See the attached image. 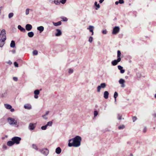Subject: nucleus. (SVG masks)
Here are the masks:
<instances>
[{
    "label": "nucleus",
    "instance_id": "9",
    "mask_svg": "<svg viewBox=\"0 0 156 156\" xmlns=\"http://www.w3.org/2000/svg\"><path fill=\"white\" fill-rule=\"evenodd\" d=\"M34 94H35L34 96V98H38V95L40 94V90H36L34 91Z\"/></svg>",
    "mask_w": 156,
    "mask_h": 156
},
{
    "label": "nucleus",
    "instance_id": "43",
    "mask_svg": "<svg viewBox=\"0 0 156 156\" xmlns=\"http://www.w3.org/2000/svg\"><path fill=\"white\" fill-rule=\"evenodd\" d=\"M33 53L34 55H36L37 54L38 52L36 50H34L33 51Z\"/></svg>",
    "mask_w": 156,
    "mask_h": 156
},
{
    "label": "nucleus",
    "instance_id": "19",
    "mask_svg": "<svg viewBox=\"0 0 156 156\" xmlns=\"http://www.w3.org/2000/svg\"><path fill=\"white\" fill-rule=\"evenodd\" d=\"M56 30L57 31V33L55 34V36H60L62 34V32L61 30L58 29H57Z\"/></svg>",
    "mask_w": 156,
    "mask_h": 156
},
{
    "label": "nucleus",
    "instance_id": "24",
    "mask_svg": "<svg viewBox=\"0 0 156 156\" xmlns=\"http://www.w3.org/2000/svg\"><path fill=\"white\" fill-rule=\"evenodd\" d=\"M7 94V93L5 92L3 93H2L0 94V97L1 98H3L6 97Z\"/></svg>",
    "mask_w": 156,
    "mask_h": 156
},
{
    "label": "nucleus",
    "instance_id": "13",
    "mask_svg": "<svg viewBox=\"0 0 156 156\" xmlns=\"http://www.w3.org/2000/svg\"><path fill=\"white\" fill-rule=\"evenodd\" d=\"M61 149L60 147H57L55 151V153L57 154H60L61 152Z\"/></svg>",
    "mask_w": 156,
    "mask_h": 156
},
{
    "label": "nucleus",
    "instance_id": "52",
    "mask_svg": "<svg viewBox=\"0 0 156 156\" xmlns=\"http://www.w3.org/2000/svg\"><path fill=\"white\" fill-rule=\"evenodd\" d=\"M120 72L121 73H123L125 72V70L122 69L121 70H120Z\"/></svg>",
    "mask_w": 156,
    "mask_h": 156
},
{
    "label": "nucleus",
    "instance_id": "21",
    "mask_svg": "<svg viewBox=\"0 0 156 156\" xmlns=\"http://www.w3.org/2000/svg\"><path fill=\"white\" fill-rule=\"evenodd\" d=\"M62 23L61 21H59L56 23L53 22V24L54 26H57L60 25Z\"/></svg>",
    "mask_w": 156,
    "mask_h": 156
},
{
    "label": "nucleus",
    "instance_id": "58",
    "mask_svg": "<svg viewBox=\"0 0 156 156\" xmlns=\"http://www.w3.org/2000/svg\"><path fill=\"white\" fill-rule=\"evenodd\" d=\"M122 85L121 86V87H125V85L124 84V83H123V84H121Z\"/></svg>",
    "mask_w": 156,
    "mask_h": 156
},
{
    "label": "nucleus",
    "instance_id": "64",
    "mask_svg": "<svg viewBox=\"0 0 156 156\" xmlns=\"http://www.w3.org/2000/svg\"><path fill=\"white\" fill-rule=\"evenodd\" d=\"M154 98H156V94H155V95H154Z\"/></svg>",
    "mask_w": 156,
    "mask_h": 156
},
{
    "label": "nucleus",
    "instance_id": "11",
    "mask_svg": "<svg viewBox=\"0 0 156 156\" xmlns=\"http://www.w3.org/2000/svg\"><path fill=\"white\" fill-rule=\"evenodd\" d=\"M24 107L25 109L28 110H30L32 108L31 105L30 104H25L24 105Z\"/></svg>",
    "mask_w": 156,
    "mask_h": 156
},
{
    "label": "nucleus",
    "instance_id": "53",
    "mask_svg": "<svg viewBox=\"0 0 156 156\" xmlns=\"http://www.w3.org/2000/svg\"><path fill=\"white\" fill-rule=\"evenodd\" d=\"M3 148L5 149H6L7 148V146L5 145H3Z\"/></svg>",
    "mask_w": 156,
    "mask_h": 156
},
{
    "label": "nucleus",
    "instance_id": "38",
    "mask_svg": "<svg viewBox=\"0 0 156 156\" xmlns=\"http://www.w3.org/2000/svg\"><path fill=\"white\" fill-rule=\"evenodd\" d=\"M117 118L118 120H121L122 119V115H119V114H118Z\"/></svg>",
    "mask_w": 156,
    "mask_h": 156
},
{
    "label": "nucleus",
    "instance_id": "50",
    "mask_svg": "<svg viewBox=\"0 0 156 156\" xmlns=\"http://www.w3.org/2000/svg\"><path fill=\"white\" fill-rule=\"evenodd\" d=\"M147 130V128L146 127H145L143 130V131L144 133H145L146 132Z\"/></svg>",
    "mask_w": 156,
    "mask_h": 156
},
{
    "label": "nucleus",
    "instance_id": "1",
    "mask_svg": "<svg viewBox=\"0 0 156 156\" xmlns=\"http://www.w3.org/2000/svg\"><path fill=\"white\" fill-rule=\"evenodd\" d=\"M81 140L82 138L80 136H76L74 138L69 140L68 146L69 147H79L81 145Z\"/></svg>",
    "mask_w": 156,
    "mask_h": 156
},
{
    "label": "nucleus",
    "instance_id": "16",
    "mask_svg": "<svg viewBox=\"0 0 156 156\" xmlns=\"http://www.w3.org/2000/svg\"><path fill=\"white\" fill-rule=\"evenodd\" d=\"M4 105L5 108L8 109H10L12 108V106L8 104H4Z\"/></svg>",
    "mask_w": 156,
    "mask_h": 156
},
{
    "label": "nucleus",
    "instance_id": "34",
    "mask_svg": "<svg viewBox=\"0 0 156 156\" xmlns=\"http://www.w3.org/2000/svg\"><path fill=\"white\" fill-rule=\"evenodd\" d=\"M136 75L137 77L139 78H140L142 76L141 73H137L136 74Z\"/></svg>",
    "mask_w": 156,
    "mask_h": 156
},
{
    "label": "nucleus",
    "instance_id": "49",
    "mask_svg": "<svg viewBox=\"0 0 156 156\" xmlns=\"http://www.w3.org/2000/svg\"><path fill=\"white\" fill-rule=\"evenodd\" d=\"M107 31L106 30H104L102 31V33L103 34H106L107 33Z\"/></svg>",
    "mask_w": 156,
    "mask_h": 156
},
{
    "label": "nucleus",
    "instance_id": "41",
    "mask_svg": "<svg viewBox=\"0 0 156 156\" xmlns=\"http://www.w3.org/2000/svg\"><path fill=\"white\" fill-rule=\"evenodd\" d=\"M94 5L98 8H100V5L99 4H97V2H95Z\"/></svg>",
    "mask_w": 156,
    "mask_h": 156
},
{
    "label": "nucleus",
    "instance_id": "42",
    "mask_svg": "<svg viewBox=\"0 0 156 156\" xmlns=\"http://www.w3.org/2000/svg\"><path fill=\"white\" fill-rule=\"evenodd\" d=\"M132 119L133 122H135L137 119L136 116H133L132 117Z\"/></svg>",
    "mask_w": 156,
    "mask_h": 156
},
{
    "label": "nucleus",
    "instance_id": "26",
    "mask_svg": "<svg viewBox=\"0 0 156 156\" xmlns=\"http://www.w3.org/2000/svg\"><path fill=\"white\" fill-rule=\"evenodd\" d=\"M28 36L30 37H33L34 35V33L33 32H29L28 33Z\"/></svg>",
    "mask_w": 156,
    "mask_h": 156
},
{
    "label": "nucleus",
    "instance_id": "44",
    "mask_svg": "<svg viewBox=\"0 0 156 156\" xmlns=\"http://www.w3.org/2000/svg\"><path fill=\"white\" fill-rule=\"evenodd\" d=\"M14 66L16 67H18V64L17 63V62H15L14 63Z\"/></svg>",
    "mask_w": 156,
    "mask_h": 156
},
{
    "label": "nucleus",
    "instance_id": "15",
    "mask_svg": "<svg viewBox=\"0 0 156 156\" xmlns=\"http://www.w3.org/2000/svg\"><path fill=\"white\" fill-rule=\"evenodd\" d=\"M87 29L89 30L91 32H92V34H93V29H94V27L92 26H90L89 27L87 28Z\"/></svg>",
    "mask_w": 156,
    "mask_h": 156
},
{
    "label": "nucleus",
    "instance_id": "20",
    "mask_svg": "<svg viewBox=\"0 0 156 156\" xmlns=\"http://www.w3.org/2000/svg\"><path fill=\"white\" fill-rule=\"evenodd\" d=\"M5 40H0V47H2L4 44Z\"/></svg>",
    "mask_w": 156,
    "mask_h": 156
},
{
    "label": "nucleus",
    "instance_id": "10",
    "mask_svg": "<svg viewBox=\"0 0 156 156\" xmlns=\"http://www.w3.org/2000/svg\"><path fill=\"white\" fill-rule=\"evenodd\" d=\"M121 61L119 59L117 58V59L115 60L112 61L111 62V63L112 65L114 66L117 65L118 62H119Z\"/></svg>",
    "mask_w": 156,
    "mask_h": 156
},
{
    "label": "nucleus",
    "instance_id": "28",
    "mask_svg": "<svg viewBox=\"0 0 156 156\" xmlns=\"http://www.w3.org/2000/svg\"><path fill=\"white\" fill-rule=\"evenodd\" d=\"M32 147L33 148H34L36 151H38V148L36 144H33L32 145Z\"/></svg>",
    "mask_w": 156,
    "mask_h": 156
},
{
    "label": "nucleus",
    "instance_id": "45",
    "mask_svg": "<svg viewBox=\"0 0 156 156\" xmlns=\"http://www.w3.org/2000/svg\"><path fill=\"white\" fill-rule=\"evenodd\" d=\"M118 68L120 70H121L123 68V67L122 66H121L119 65L118 66Z\"/></svg>",
    "mask_w": 156,
    "mask_h": 156
},
{
    "label": "nucleus",
    "instance_id": "48",
    "mask_svg": "<svg viewBox=\"0 0 156 156\" xmlns=\"http://www.w3.org/2000/svg\"><path fill=\"white\" fill-rule=\"evenodd\" d=\"M29 9H27L26 10V15H28L29 13Z\"/></svg>",
    "mask_w": 156,
    "mask_h": 156
},
{
    "label": "nucleus",
    "instance_id": "63",
    "mask_svg": "<svg viewBox=\"0 0 156 156\" xmlns=\"http://www.w3.org/2000/svg\"><path fill=\"white\" fill-rule=\"evenodd\" d=\"M12 52L13 53H15L16 52V51L15 50H13L12 51Z\"/></svg>",
    "mask_w": 156,
    "mask_h": 156
},
{
    "label": "nucleus",
    "instance_id": "47",
    "mask_svg": "<svg viewBox=\"0 0 156 156\" xmlns=\"http://www.w3.org/2000/svg\"><path fill=\"white\" fill-rule=\"evenodd\" d=\"M66 0H62L60 2L62 4H64L66 3Z\"/></svg>",
    "mask_w": 156,
    "mask_h": 156
},
{
    "label": "nucleus",
    "instance_id": "46",
    "mask_svg": "<svg viewBox=\"0 0 156 156\" xmlns=\"http://www.w3.org/2000/svg\"><path fill=\"white\" fill-rule=\"evenodd\" d=\"M119 3L120 4H122L124 3V1L123 0H119Z\"/></svg>",
    "mask_w": 156,
    "mask_h": 156
},
{
    "label": "nucleus",
    "instance_id": "54",
    "mask_svg": "<svg viewBox=\"0 0 156 156\" xmlns=\"http://www.w3.org/2000/svg\"><path fill=\"white\" fill-rule=\"evenodd\" d=\"M3 7L2 6L0 7V14L1 13V12L2 10Z\"/></svg>",
    "mask_w": 156,
    "mask_h": 156
},
{
    "label": "nucleus",
    "instance_id": "59",
    "mask_svg": "<svg viewBox=\"0 0 156 156\" xmlns=\"http://www.w3.org/2000/svg\"><path fill=\"white\" fill-rule=\"evenodd\" d=\"M104 0H100L99 1V2L100 3H102L104 1Z\"/></svg>",
    "mask_w": 156,
    "mask_h": 156
},
{
    "label": "nucleus",
    "instance_id": "25",
    "mask_svg": "<svg viewBox=\"0 0 156 156\" xmlns=\"http://www.w3.org/2000/svg\"><path fill=\"white\" fill-rule=\"evenodd\" d=\"M49 111H47L44 115H42V117H43L44 119H47V117H46V116L47 115L49 114Z\"/></svg>",
    "mask_w": 156,
    "mask_h": 156
},
{
    "label": "nucleus",
    "instance_id": "40",
    "mask_svg": "<svg viewBox=\"0 0 156 156\" xmlns=\"http://www.w3.org/2000/svg\"><path fill=\"white\" fill-rule=\"evenodd\" d=\"M13 16V13H10L9 14V18H10L12 17Z\"/></svg>",
    "mask_w": 156,
    "mask_h": 156
},
{
    "label": "nucleus",
    "instance_id": "2",
    "mask_svg": "<svg viewBox=\"0 0 156 156\" xmlns=\"http://www.w3.org/2000/svg\"><path fill=\"white\" fill-rule=\"evenodd\" d=\"M7 121L8 122L10 125H14L16 127H18V123H17V120L15 118L9 117L7 118Z\"/></svg>",
    "mask_w": 156,
    "mask_h": 156
},
{
    "label": "nucleus",
    "instance_id": "27",
    "mask_svg": "<svg viewBox=\"0 0 156 156\" xmlns=\"http://www.w3.org/2000/svg\"><path fill=\"white\" fill-rule=\"evenodd\" d=\"M74 72V70L73 69L70 68L68 69V73L69 74L73 73Z\"/></svg>",
    "mask_w": 156,
    "mask_h": 156
},
{
    "label": "nucleus",
    "instance_id": "18",
    "mask_svg": "<svg viewBox=\"0 0 156 156\" xmlns=\"http://www.w3.org/2000/svg\"><path fill=\"white\" fill-rule=\"evenodd\" d=\"M18 29L20 30L21 32H25L26 31L25 29L23 27H22L20 25H19L18 26Z\"/></svg>",
    "mask_w": 156,
    "mask_h": 156
},
{
    "label": "nucleus",
    "instance_id": "56",
    "mask_svg": "<svg viewBox=\"0 0 156 156\" xmlns=\"http://www.w3.org/2000/svg\"><path fill=\"white\" fill-rule=\"evenodd\" d=\"M153 116L154 118H155L156 117V113H154L153 114Z\"/></svg>",
    "mask_w": 156,
    "mask_h": 156
},
{
    "label": "nucleus",
    "instance_id": "3",
    "mask_svg": "<svg viewBox=\"0 0 156 156\" xmlns=\"http://www.w3.org/2000/svg\"><path fill=\"white\" fill-rule=\"evenodd\" d=\"M21 140V138L18 136L14 137L11 139V140L13 141L14 144H20Z\"/></svg>",
    "mask_w": 156,
    "mask_h": 156
},
{
    "label": "nucleus",
    "instance_id": "61",
    "mask_svg": "<svg viewBox=\"0 0 156 156\" xmlns=\"http://www.w3.org/2000/svg\"><path fill=\"white\" fill-rule=\"evenodd\" d=\"M127 143L128 144H130L131 142L130 141H128V142H127Z\"/></svg>",
    "mask_w": 156,
    "mask_h": 156
},
{
    "label": "nucleus",
    "instance_id": "51",
    "mask_svg": "<svg viewBox=\"0 0 156 156\" xmlns=\"http://www.w3.org/2000/svg\"><path fill=\"white\" fill-rule=\"evenodd\" d=\"M13 80L15 81H17L18 80V78L17 77H13Z\"/></svg>",
    "mask_w": 156,
    "mask_h": 156
},
{
    "label": "nucleus",
    "instance_id": "4",
    "mask_svg": "<svg viewBox=\"0 0 156 156\" xmlns=\"http://www.w3.org/2000/svg\"><path fill=\"white\" fill-rule=\"evenodd\" d=\"M41 153L43 155L47 156L49 153V150L47 148H44L40 150Z\"/></svg>",
    "mask_w": 156,
    "mask_h": 156
},
{
    "label": "nucleus",
    "instance_id": "5",
    "mask_svg": "<svg viewBox=\"0 0 156 156\" xmlns=\"http://www.w3.org/2000/svg\"><path fill=\"white\" fill-rule=\"evenodd\" d=\"M106 87V84L105 83H101L100 85L98 86L97 87V92H99L100 91L101 88H104Z\"/></svg>",
    "mask_w": 156,
    "mask_h": 156
},
{
    "label": "nucleus",
    "instance_id": "33",
    "mask_svg": "<svg viewBox=\"0 0 156 156\" xmlns=\"http://www.w3.org/2000/svg\"><path fill=\"white\" fill-rule=\"evenodd\" d=\"M125 126L124 125H122L119 126L118 127V128L119 129H122L124 128Z\"/></svg>",
    "mask_w": 156,
    "mask_h": 156
},
{
    "label": "nucleus",
    "instance_id": "36",
    "mask_svg": "<svg viewBox=\"0 0 156 156\" xmlns=\"http://www.w3.org/2000/svg\"><path fill=\"white\" fill-rule=\"evenodd\" d=\"M60 2V0H55L54 1V2L56 4H59Z\"/></svg>",
    "mask_w": 156,
    "mask_h": 156
},
{
    "label": "nucleus",
    "instance_id": "7",
    "mask_svg": "<svg viewBox=\"0 0 156 156\" xmlns=\"http://www.w3.org/2000/svg\"><path fill=\"white\" fill-rule=\"evenodd\" d=\"M120 27L118 26L115 27L113 29L112 34H118L120 31Z\"/></svg>",
    "mask_w": 156,
    "mask_h": 156
},
{
    "label": "nucleus",
    "instance_id": "32",
    "mask_svg": "<svg viewBox=\"0 0 156 156\" xmlns=\"http://www.w3.org/2000/svg\"><path fill=\"white\" fill-rule=\"evenodd\" d=\"M61 18L62 20V21H66L68 20L67 19L66 17L63 16L61 17Z\"/></svg>",
    "mask_w": 156,
    "mask_h": 156
},
{
    "label": "nucleus",
    "instance_id": "17",
    "mask_svg": "<svg viewBox=\"0 0 156 156\" xmlns=\"http://www.w3.org/2000/svg\"><path fill=\"white\" fill-rule=\"evenodd\" d=\"M14 144L13 141L9 140L7 142V145L9 146H11Z\"/></svg>",
    "mask_w": 156,
    "mask_h": 156
},
{
    "label": "nucleus",
    "instance_id": "14",
    "mask_svg": "<svg viewBox=\"0 0 156 156\" xmlns=\"http://www.w3.org/2000/svg\"><path fill=\"white\" fill-rule=\"evenodd\" d=\"M109 93L107 91H105L104 93V97L105 98L107 99L108 98Z\"/></svg>",
    "mask_w": 156,
    "mask_h": 156
},
{
    "label": "nucleus",
    "instance_id": "60",
    "mask_svg": "<svg viewBox=\"0 0 156 156\" xmlns=\"http://www.w3.org/2000/svg\"><path fill=\"white\" fill-rule=\"evenodd\" d=\"M89 41L90 43H91L92 42V41H93V40H89Z\"/></svg>",
    "mask_w": 156,
    "mask_h": 156
},
{
    "label": "nucleus",
    "instance_id": "6",
    "mask_svg": "<svg viewBox=\"0 0 156 156\" xmlns=\"http://www.w3.org/2000/svg\"><path fill=\"white\" fill-rule=\"evenodd\" d=\"M5 30H2L0 33V39H6V37L5 36Z\"/></svg>",
    "mask_w": 156,
    "mask_h": 156
},
{
    "label": "nucleus",
    "instance_id": "12",
    "mask_svg": "<svg viewBox=\"0 0 156 156\" xmlns=\"http://www.w3.org/2000/svg\"><path fill=\"white\" fill-rule=\"evenodd\" d=\"M32 28V26L30 24H27L26 26V29L28 31H30Z\"/></svg>",
    "mask_w": 156,
    "mask_h": 156
},
{
    "label": "nucleus",
    "instance_id": "35",
    "mask_svg": "<svg viewBox=\"0 0 156 156\" xmlns=\"http://www.w3.org/2000/svg\"><path fill=\"white\" fill-rule=\"evenodd\" d=\"M98 114V112L97 111H94V117H95L97 116Z\"/></svg>",
    "mask_w": 156,
    "mask_h": 156
},
{
    "label": "nucleus",
    "instance_id": "30",
    "mask_svg": "<svg viewBox=\"0 0 156 156\" xmlns=\"http://www.w3.org/2000/svg\"><path fill=\"white\" fill-rule=\"evenodd\" d=\"M125 81L124 79H120L119 80V83L120 84H123L124 83Z\"/></svg>",
    "mask_w": 156,
    "mask_h": 156
},
{
    "label": "nucleus",
    "instance_id": "55",
    "mask_svg": "<svg viewBox=\"0 0 156 156\" xmlns=\"http://www.w3.org/2000/svg\"><path fill=\"white\" fill-rule=\"evenodd\" d=\"M10 110L11 112H14L15 111L14 109L13 108H11V109H10Z\"/></svg>",
    "mask_w": 156,
    "mask_h": 156
},
{
    "label": "nucleus",
    "instance_id": "57",
    "mask_svg": "<svg viewBox=\"0 0 156 156\" xmlns=\"http://www.w3.org/2000/svg\"><path fill=\"white\" fill-rule=\"evenodd\" d=\"M7 63L8 64H9L10 65H11V64H12V62H11V61H9L8 62H7Z\"/></svg>",
    "mask_w": 156,
    "mask_h": 156
},
{
    "label": "nucleus",
    "instance_id": "37",
    "mask_svg": "<svg viewBox=\"0 0 156 156\" xmlns=\"http://www.w3.org/2000/svg\"><path fill=\"white\" fill-rule=\"evenodd\" d=\"M118 94L117 92H115L114 93V97L115 98V99H116L117 97L118 96Z\"/></svg>",
    "mask_w": 156,
    "mask_h": 156
},
{
    "label": "nucleus",
    "instance_id": "29",
    "mask_svg": "<svg viewBox=\"0 0 156 156\" xmlns=\"http://www.w3.org/2000/svg\"><path fill=\"white\" fill-rule=\"evenodd\" d=\"M10 47L12 48H14L15 47V41H12L10 44Z\"/></svg>",
    "mask_w": 156,
    "mask_h": 156
},
{
    "label": "nucleus",
    "instance_id": "39",
    "mask_svg": "<svg viewBox=\"0 0 156 156\" xmlns=\"http://www.w3.org/2000/svg\"><path fill=\"white\" fill-rule=\"evenodd\" d=\"M47 127L45 125V126H42L41 127V129L42 130H45L46 129Z\"/></svg>",
    "mask_w": 156,
    "mask_h": 156
},
{
    "label": "nucleus",
    "instance_id": "8",
    "mask_svg": "<svg viewBox=\"0 0 156 156\" xmlns=\"http://www.w3.org/2000/svg\"><path fill=\"white\" fill-rule=\"evenodd\" d=\"M36 126V123H29L28 126V129L30 130H34Z\"/></svg>",
    "mask_w": 156,
    "mask_h": 156
},
{
    "label": "nucleus",
    "instance_id": "22",
    "mask_svg": "<svg viewBox=\"0 0 156 156\" xmlns=\"http://www.w3.org/2000/svg\"><path fill=\"white\" fill-rule=\"evenodd\" d=\"M37 29L39 30L40 33H41L44 30V27L42 26H40L37 27Z\"/></svg>",
    "mask_w": 156,
    "mask_h": 156
},
{
    "label": "nucleus",
    "instance_id": "23",
    "mask_svg": "<svg viewBox=\"0 0 156 156\" xmlns=\"http://www.w3.org/2000/svg\"><path fill=\"white\" fill-rule=\"evenodd\" d=\"M121 56V51L118 50L117 51V58L119 59L120 60H121V58L120 57Z\"/></svg>",
    "mask_w": 156,
    "mask_h": 156
},
{
    "label": "nucleus",
    "instance_id": "31",
    "mask_svg": "<svg viewBox=\"0 0 156 156\" xmlns=\"http://www.w3.org/2000/svg\"><path fill=\"white\" fill-rule=\"evenodd\" d=\"M52 124L53 122L52 121H49L47 122L46 125L47 127L48 126H51L52 125Z\"/></svg>",
    "mask_w": 156,
    "mask_h": 156
},
{
    "label": "nucleus",
    "instance_id": "62",
    "mask_svg": "<svg viewBox=\"0 0 156 156\" xmlns=\"http://www.w3.org/2000/svg\"><path fill=\"white\" fill-rule=\"evenodd\" d=\"M119 3V2L117 1V2H115V4L116 5H118Z\"/></svg>",
    "mask_w": 156,
    "mask_h": 156
}]
</instances>
